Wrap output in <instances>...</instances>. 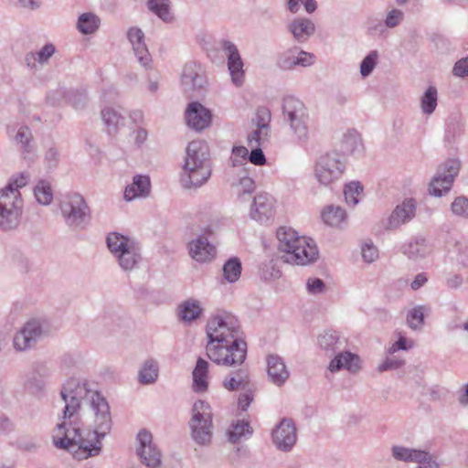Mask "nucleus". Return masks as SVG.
Wrapping results in <instances>:
<instances>
[{
	"instance_id": "nucleus-57",
	"label": "nucleus",
	"mask_w": 468,
	"mask_h": 468,
	"mask_svg": "<svg viewBox=\"0 0 468 468\" xmlns=\"http://www.w3.org/2000/svg\"><path fill=\"white\" fill-rule=\"evenodd\" d=\"M378 53L377 50L370 51L361 61L360 74L362 77L369 76L377 66Z\"/></svg>"
},
{
	"instance_id": "nucleus-54",
	"label": "nucleus",
	"mask_w": 468,
	"mask_h": 468,
	"mask_svg": "<svg viewBox=\"0 0 468 468\" xmlns=\"http://www.w3.org/2000/svg\"><path fill=\"white\" fill-rule=\"evenodd\" d=\"M286 8L292 14H296L302 5L308 14L314 13L317 8L315 0H285Z\"/></svg>"
},
{
	"instance_id": "nucleus-29",
	"label": "nucleus",
	"mask_w": 468,
	"mask_h": 468,
	"mask_svg": "<svg viewBox=\"0 0 468 468\" xmlns=\"http://www.w3.org/2000/svg\"><path fill=\"white\" fill-rule=\"evenodd\" d=\"M202 313L200 302L193 298L183 301L177 307L178 319L186 324L197 320Z\"/></svg>"
},
{
	"instance_id": "nucleus-28",
	"label": "nucleus",
	"mask_w": 468,
	"mask_h": 468,
	"mask_svg": "<svg viewBox=\"0 0 468 468\" xmlns=\"http://www.w3.org/2000/svg\"><path fill=\"white\" fill-rule=\"evenodd\" d=\"M56 51L57 48L54 44L46 43L39 50L27 53L25 56V62L29 69H37V64H47Z\"/></svg>"
},
{
	"instance_id": "nucleus-44",
	"label": "nucleus",
	"mask_w": 468,
	"mask_h": 468,
	"mask_svg": "<svg viewBox=\"0 0 468 468\" xmlns=\"http://www.w3.org/2000/svg\"><path fill=\"white\" fill-rule=\"evenodd\" d=\"M100 23L101 20L95 14L83 13L78 18L77 28L80 33L90 35L99 28Z\"/></svg>"
},
{
	"instance_id": "nucleus-5",
	"label": "nucleus",
	"mask_w": 468,
	"mask_h": 468,
	"mask_svg": "<svg viewBox=\"0 0 468 468\" xmlns=\"http://www.w3.org/2000/svg\"><path fill=\"white\" fill-rule=\"evenodd\" d=\"M191 412L189 428L192 439L199 445H208L213 434V413L210 405L204 400H197Z\"/></svg>"
},
{
	"instance_id": "nucleus-1",
	"label": "nucleus",
	"mask_w": 468,
	"mask_h": 468,
	"mask_svg": "<svg viewBox=\"0 0 468 468\" xmlns=\"http://www.w3.org/2000/svg\"><path fill=\"white\" fill-rule=\"evenodd\" d=\"M60 396L65 407L62 421L53 431L54 445L67 450L78 460L99 455L101 440L112 428L107 399L91 388L87 380L76 378L66 381Z\"/></svg>"
},
{
	"instance_id": "nucleus-13",
	"label": "nucleus",
	"mask_w": 468,
	"mask_h": 468,
	"mask_svg": "<svg viewBox=\"0 0 468 468\" xmlns=\"http://www.w3.org/2000/svg\"><path fill=\"white\" fill-rule=\"evenodd\" d=\"M44 334L41 321L32 319L18 331L13 339L14 347L17 351H26L33 347Z\"/></svg>"
},
{
	"instance_id": "nucleus-27",
	"label": "nucleus",
	"mask_w": 468,
	"mask_h": 468,
	"mask_svg": "<svg viewBox=\"0 0 468 468\" xmlns=\"http://www.w3.org/2000/svg\"><path fill=\"white\" fill-rule=\"evenodd\" d=\"M14 141L24 159H32L35 155L36 145L29 127L20 126Z\"/></svg>"
},
{
	"instance_id": "nucleus-61",
	"label": "nucleus",
	"mask_w": 468,
	"mask_h": 468,
	"mask_svg": "<svg viewBox=\"0 0 468 468\" xmlns=\"http://www.w3.org/2000/svg\"><path fill=\"white\" fill-rule=\"evenodd\" d=\"M250 153L249 154V161L255 165H262L266 163V157L262 152L265 146H249Z\"/></svg>"
},
{
	"instance_id": "nucleus-53",
	"label": "nucleus",
	"mask_w": 468,
	"mask_h": 468,
	"mask_svg": "<svg viewBox=\"0 0 468 468\" xmlns=\"http://www.w3.org/2000/svg\"><path fill=\"white\" fill-rule=\"evenodd\" d=\"M408 325L413 329H420L424 324V307L416 306L410 310L407 314Z\"/></svg>"
},
{
	"instance_id": "nucleus-21",
	"label": "nucleus",
	"mask_w": 468,
	"mask_h": 468,
	"mask_svg": "<svg viewBox=\"0 0 468 468\" xmlns=\"http://www.w3.org/2000/svg\"><path fill=\"white\" fill-rule=\"evenodd\" d=\"M266 363L269 380L275 386L282 387L290 377L283 359L278 355H269Z\"/></svg>"
},
{
	"instance_id": "nucleus-2",
	"label": "nucleus",
	"mask_w": 468,
	"mask_h": 468,
	"mask_svg": "<svg viewBox=\"0 0 468 468\" xmlns=\"http://www.w3.org/2000/svg\"><path fill=\"white\" fill-rule=\"evenodd\" d=\"M208 342L206 351L208 358L217 365L236 367L247 357V343L240 337L238 319L223 312L211 317L207 324Z\"/></svg>"
},
{
	"instance_id": "nucleus-59",
	"label": "nucleus",
	"mask_w": 468,
	"mask_h": 468,
	"mask_svg": "<svg viewBox=\"0 0 468 468\" xmlns=\"http://www.w3.org/2000/svg\"><path fill=\"white\" fill-rule=\"evenodd\" d=\"M270 122H271V112L267 108H260L257 111L256 113V126L267 129L271 132L270 127Z\"/></svg>"
},
{
	"instance_id": "nucleus-50",
	"label": "nucleus",
	"mask_w": 468,
	"mask_h": 468,
	"mask_svg": "<svg viewBox=\"0 0 468 468\" xmlns=\"http://www.w3.org/2000/svg\"><path fill=\"white\" fill-rule=\"evenodd\" d=\"M255 190V182L249 176H243L239 179V183L235 186V192L240 201L247 200Z\"/></svg>"
},
{
	"instance_id": "nucleus-25",
	"label": "nucleus",
	"mask_w": 468,
	"mask_h": 468,
	"mask_svg": "<svg viewBox=\"0 0 468 468\" xmlns=\"http://www.w3.org/2000/svg\"><path fill=\"white\" fill-rule=\"evenodd\" d=\"M343 368L351 373L358 372L361 368L359 356L348 351L341 352L330 361L328 366L331 372H336Z\"/></svg>"
},
{
	"instance_id": "nucleus-49",
	"label": "nucleus",
	"mask_w": 468,
	"mask_h": 468,
	"mask_svg": "<svg viewBox=\"0 0 468 468\" xmlns=\"http://www.w3.org/2000/svg\"><path fill=\"white\" fill-rule=\"evenodd\" d=\"M363 193V186L358 181L346 184L344 188V196L347 205L355 207L358 204Z\"/></svg>"
},
{
	"instance_id": "nucleus-63",
	"label": "nucleus",
	"mask_w": 468,
	"mask_h": 468,
	"mask_svg": "<svg viewBox=\"0 0 468 468\" xmlns=\"http://www.w3.org/2000/svg\"><path fill=\"white\" fill-rule=\"evenodd\" d=\"M405 364V361L402 359H399L396 357H387L380 365L378 367V370L379 372L398 369L401 367Z\"/></svg>"
},
{
	"instance_id": "nucleus-10",
	"label": "nucleus",
	"mask_w": 468,
	"mask_h": 468,
	"mask_svg": "<svg viewBox=\"0 0 468 468\" xmlns=\"http://www.w3.org/2000/svg\"><path fill=\"white\" fill-rule=\"evenodd\" d=\"M17 197L14 192L9 197L0 194V230L8 231L19 226L23 204Z\"/></svg>"
},
{
	"instance_id": "nucleus-30",
	"label": "nucleus",
	"mask_w": 468,
	"mask_h": 468,
	"mask_svg": "<svg viewBox=\"0 0 468 468\" xmlns=\"http://www.w3.org/2000/svg\"><path fill=\"white\" fill-rule=\"evenodd\" d=\"M241 367L233 372H230L223 380V387L229 391H235L245 388L250 382V374L247 367Z\"/></svg>"
},
{
	"instance_id": "nucleus-14",
	"label": "nucleus",
	"mask_w": 468,
	"mask_h": 468,
	"mask_svg": "<svg viewBox=\"0 0 468 468\" xmlns=\"http://www.w3.org/2000/svg\"><path fill=\"white\" fill-rule=\"evenodd\" d=\"M221 48L228 59V69L232 82L239 87L244 81L243 61L237 46L229 40H222Z\"/></svg>"
},
{
	"instance_id": "nucleus-46",
	"label": "nucleus",
	"mask_w": 468,
	"mask_h": 468,
	"mask_svg": "<svg viewBox=\"0 0 468 468\" xmlns=\"http://www.w3.org/2000/svg\"><path fill=\"white\" fill-rule=\"evenodd\" d=\"M29 180V176L27 173H21L17 176L13 177L7 186L0 190V194H3L4 196L9 197L11 196V192L16 193L18 195L19 203L23 204V200L21 197V194L19 192V189L23 186H25Z\"/></svg>"
},
{
	"instance_id": "nucleus-7",
	"label": "nucleus",
	"mask_w": 468,
	"mask_h": 468,
	"mask_svg": "<svg viewBox=\"0 0 468 468\" xmlns=\"http://www.w3.org/2000/svg\"><path fill=\"white\" fill-rule=\"evenodd\" d=\"M282 115L299 141L308 138L309 114L304 103L293 96H287L282 101Z\"/></svg>"
},
{
	"instance_id": "nucleus-3",
	"label": "nucleus",
	"mask_w": 468,
	"mask_h": 468,
	"mask_svg": "<svg viewBox=\"0 0 468 468\" xmlns=\"http://www.w3.org/2000/svg\"><path fill=\"white\" fill-rule=\"evenodd\" d=\"M277 250L283 262L306 266L315 262L319 250L314 239L300 236L291 227L282 226L276 230Z\"/></svg>"
},
{
	"instance_id": "nucleus-18",
	"label": "nucleus",
	"mask_w": 468,
	"mask_h": 468,
	"mask_svg": "<svg viewBox=\"0 0 468 468\" xmlns=\"http://www.w3.org/2000/svg\"><path fill=\"white\" fill-rule=\"evenodd\" d=\"M315 62V56L304 50L297 51V48H290L281 54L278 66L282 69H292L297 66L310 67Z\"/></svg>"
},
{
	"instance_id": "nucleus-60",
	"label": "nucleus",
	"mask_w": 468,
	"mask_h": 468,
	"mask_svg": "<svg viewBox=\"0 0 468 468\" xmlns=\"http://www.w3.org/2000/svg\"><path fill=\"white\" fill-rule=\"evenodd\" d=\"M411 448L403 445H393L390 449L391 456L399 462H409V455Z\"/></svg>"
},
{
	"instance_id": "nucleus-31",
	"label": "nucleus",
	"mask_w": 468,
	"mask_h": 468,
	"mask_svg": "<svg viewBox=\"0 0 468 468\" xmlns=\"http://www.w3.org/2000/svg\"><path fill=\"white\" fill-rule=\"evenodd\" d=\"M404 20V13L398 8H393L388 12L384 22H378L368 27V31L372 34L385 35L387 28H394L399 26Z\"/></svg>"
},
{
	"instance_id": "nucleus-33",
	"label": "nucleus",
	"mask_w": 468,
	"mask_h": 468,
	"mask_svg": "<svg viewBox=\"0 0 468 468\" xmlns=\"http://www.w3.org/2000/svg\"><path fill=\"white\" fill-rule=\"evenodd\" d=\"M193 376V390L197 393H202L208 388V363L199 357L197 360L196 367L192 372Z\"/></svg>"
},
{
	"instance_id": "nucleus-19",
	"label": "nucleus",
	"mask_w": 468,
	"mask_h": 468,
	"mask_svg": "<svg viewBox=\"0 0 468 468\" xmlns=\"http://www.w3.org/2000/svg\"><path fill=\"white\" fill-rule=\"evenodd\" d=\"M127 38L133 47L138 62L146 69L150 68L152 57L145 44V37L143 30L136 27H130L127 31Z\"/></svg>"
},
{
	"instance_id": "nucleus-48",
	"label": "nucleus",
	"mask_w": 468,
	"mask_h": 468,
	"mask_svg": "<svg viewBox=\"0 0 468 468\" xmlns=\"http://www.w3.org/2000/svg\"><path fill=\"white\" fill-rule=\"evenodd\" d=\"M34 196L37 203L49 205L53 200V191L48 181L41 179L34 187Z\"/></svg>"
},
{
	"instance_id": "nucleus-22",
	"label": "nucleus",
	"mask_w": 468,
	"mask_h": 468,
	"mask_svg": "<svg viewBox=\"0 0 468 468\" xmlns=\"http://www.w3.org/2000/svg\"><path fill=\"white\" fill-rule=\"evenodd\" d=\"M189 254L197 262H207L214 259L216 248L205 236H198L188 244Z\"/></svg>"
},
{
	"instance_id": "nucleus-36",
	"label": "nucleus",
	"mask_w": 468,
	"mask_h": 468,
	"mask_svg": "<svg viewBox=\"0 0 468 468\" xmlns=\"http://www.w3.org/2000/svg\"><path fill=\"white\" fill-rule=\"evenodd\" d=\"M322 218L326 225L342 228L347 222V215L339 206H328L322 212Z\"/></svg>"
},
{
	"instance_id": "nucleus-52",
	"label": "nucleus",
	"mask_w": 468,
	"mask_h": 468,
	"mask_svg": "<svg viewBox=\"0 0 468 468\" xmlns=\"http://www.w3.org/2000/svg\"><path fill=\"white\" fill-rule=\"evenodd\" d=\"M271 132L257 127L248 135V146H266L270 142Z\"/></svg>"
},
{
	"instance_id": "nucleus-6",
	"label": "nucleus",
	"mask_w": 468,
	"mask_h": 468,
	"mask_svg": "<svg viewBox=\"0 0 468 468\" xmlns=\"http://www.w3.org/2000/svg\"><path fill=\"white\" fill-rule=\"evenodd\" d=\"M59 209L67 226L70 229H84L90 222V210L84 197L72 193L62 197Z\"/></svg>"
},
{
	"instance_id": "nucleus-15",
	"label": "nucleus",
	"mask_w": 468,
	"mask_h": 468,
	"mask_svg": "<svg viewBox=\"0 0 468 468\" xmlns=\"http://www.w3.org/2000/svg\"><path fill=\"white\" fill-rule=\"evenodd\" d=\"M275 200L267 193H259L253 198L250 217L260 223H267L274 217Z\"/></svg>"
},
{
	"instance_id": "nucleus-47",
	"label": "nucleus",
	"mask_w": 468,
	"mask_h": 468,
	"mask_svg": "<svg viewBox=\"0 0 468 468\" xmlns=\"http://www.w3.org/2000/svg\"><path fill=\"white\" fill-rule=\"evenodd\" d=\"M241 262L239 258L233 257L223 265V277L229 283L236 282L241 274Z\"/></svg>"
},
{
	"instance_id": "nucleus-35",
	"label": "nucleus",
	"mask_w": 468,
	"mask_h": 468,
	"mask_svg": "<svg viewBox=\"0 0 468 468\" xmlns=\"http://www.w3.org/2000/svg\"><path fill=\"white\" fill-rule=\"evenodd\" d=\"M317 344L329 356L335 354L342 345L339 333L333 330L320 334L317 337Z\"/></svg>"
},
{
	"instance_id": "nucleus-41",
	"label": "nucleus",
	"mask_w": 468,
	"mask_h": 468,
	"mask_svg": "<svg viewBox=\"0 0 468 468\" xmlns=\"http://www.w3.org/2000/svg\"><path fill=\"white\" fill-rule=\"evenodd\" d=\"M159 374L158 363L149 358L143 364L138 372V381L143 385L153 384L156 381Z\"/></svg>"
},
{
	"instance_id": "nucleus-37",
	"label": "nucleus",
	"mask_w": 468,
	"mask_h": 468,
	"mask_svg": "<svg viewBox=\"0 0 468 468\" xmlns=\"http://www.w3.org/2000/svg\"><path fill=\"white\" fill-rule=\"evenodd\" d=\"M142 259L141 247L138 244L121 255L116 261L122 271H131L139 266Z\"/></svg>"
},
{
	"instance_id": "nucleus-51",
	"label": "nucleus",
	"mask_w": 468,
	"mask_h": 468,
	"mask_svg": "<svg viewBox=\"0 0 468 468\" xmlns=\"http://www.w3.org/2000/svg\"><path fill=\"white\" fill-rule=\"evenodd\" d=\"M437 106V90L431 86L421 97V110L425 114H431Z\"/></svg>"
},
{
	"instance_id": "nucleus-45",
	"label": "nucleus",
	"mask_w": 468,
	"mask_h": 468,
	"mask_svg": "<svg viewBox=\"0 0 468 468\" xmlns=\"http://www.w3.org/2000/svg\"><path fill=\"white\" fill-rule=\"evenodd\" d=\"M147 7L165 23H169L174 19L169 0H149Z\"/></svg>"
},
{
	"instance_id": "nucleus-4",
	"label": "nucleus",
	"mask_w": 468,
	"mask_h": 468,
	"mask_svg": "<svg viewBox=\"0 0 468 468\" xmlns=\"http://www.w3.org/2000/svg\"><path fill=\"white\" fill-rule=\"evenodd\" d=\"M212 167L208 146L204 141H192L186 148V156L181 175L185 188L199 187L211 176Z\"/></svg>"
},
{
	"instance_id": "nucleus-24",
	"label": "nucleus",
	"mask_w": 468,
	"mask_h": 468,
	"mask_svg": "<svg viewBox=\"0 0 468 468\" xmlns=\"http://www.w3.org/2000/svg\"><path fill=\"white\" fill-rule=\"evenodd\" d=\"M151 191V181L148 176L136 175L133 182L128 185L123 193L126 201H132L135 198L146 197Z\"/></svg>"
},
{
	"instance_id": "nucleus-64",
	"label": "nucleus",
	"mask_w": 468,
	"mask_h": 468,
	"mask_svg": "<svg viewBox=\"0 0 468 468\" xmlns=\"http://www.w3.org/2000/svg\"><path fill=\"white\" fill-rule=\"evenodd\" d=\"M452 73L454 76L461 78L468 76V57L463 58L455 62Z\"/></svg>"
},
{
	"instance_id": "nucleus-39",
	"label": "nucleus",
	"mask_w": 468,
	"mask_h": 468,
	"mask_svg": "<svg viewBox=\"0 0 468 468\" xmlns=\"http://www.w3.org/2000/svg\"><path fill=\"white\" fill-rule=\"evenodd\" d=\"M228 434L229 441L237 444L242 440L250 438L253 429L248 421L238 420L230 426Z\"/></svg>"
},
{
	"instance_id": "nucleus-55",
	"label": "nucleus",
	"mask_w": 468,
	"mask_h": 468,
	"mask_svg": "<svg viewBox=\"0 0 468 468\" xmlns=\"http://www.w3.org/2000/svg\"><path fill=\"white\" fill-rule=\"evenodd\" d=\"M260 275L265 282H271L281 278L282 271L272 261H269L261 265Z\"/></svg>"
},
{
	"instance_id": "nucleus-56",
	"label": "nucleus",
	"mask_w": 468,
	"mask_h": 468,
	"mask_svg": "<svg viewBox=\"0 0 468 468\" xmlns=\"http://www.w3.org/2000/svg\"><path fill=\"white\" fill-rule=\"evenodd\" d=\"M451 211L458 218L468 219V197L465 196L456 197L451 204Z\"/></svg>"
},
{
	"instance_id": "nucleus-20",
	"label": "nucleus",
	"mask_w": 468,
	"mask_h": 468,
	"mask_svg": "<svg viewBox=\"0 0 468 468\" xmlns=\"http://www.w3.org/2000/svg\"><path fill=\"white\" fill-rule=\"evenodd\" d=\"M287 30L296 42L303 44L314 35L316 27L310 18L297 16L287 24Z\"/></svg>"
},
{
	"instance_id": "nucleus-40",
	"label": "nucleus",
	"mask_w": 468,
	"mask_h": 468,
	"mask_svg": "<svg viewBox=\"0 0 468 468\" xmlns=\"http://www.w3.org/2000/svg\"><path fill=\"white\" fill-rule=\"evenodd\" d=\"M48 376V370L44 366H41L32 372L25 386L32 393H39L45 388L46 379Z\"/></svg>"
},
{
	"instance_id": "nucleus-11",
	"label": "nucleus",
	"mask_w": 468,
	"mask_h": 468,
	"mask_svg": "<svg viewBox=\"0 0 468 468\" xmlns=\"http://www.w3.org/2000/svg\"><path fill=\"white\" fill-rule=\"evenodd\" d=\"M136 454L141 463L147 468H158L162 463V453L153 442V436L145 429L141 430L136 436Z\"/></svg>"
},
{
	"instance_id": "nucleus-62",
	"label": "nucleus",
	"mask_w": 468,
	"mask_h": 468,
	"mask_svg": "<svg viewBox=\"0 0 468 468\" xmlns=\"http://www.w3.org/2000/svg\"><path fill=\"white\" fill-rule=\"evenodd\" d=\"M306 288L310 294H320L325 291V284L319 278H309L306 282Z\"/></svg>"
},
{
	"instance_id": "nucleus-42",
	"label": "nucleus",
	"mask_w": 468,
	"mask_h": 468,
	"mask_svg": "<svg viewBox=\"0 0 468 468\" xmlns=\"http://www.w3.org/2000/svg\"><path fill=\"white\" fill-rule=\"evenodd\" d=\"M342 149L345 153L359 154L363 152V144L360 134L354 129L348 130L342 140Z\"/></svg>"
},
{
	"instance_id": "nucleus-34",
	"label": "nucleus",
	"mask_w": 468,
	"mask_h": 468,
	"mask_svg": "<svg viewBox=\"0 0 468 468\" xmlns=\"http://www.w3.org/2000/svg\"><path fill=\"white\" fill-rule=\"evenodd\" d=\"M431 246L422 237H416L402 247L403 253L410 259L424 258L431 252Z\"/></svg>"
},
{
	"instance_id": "nucleus-26",
	"label": "nucleus",
	"mask_w": 468,
	"mask_h": 468,
	"mask_svg": "<svg viewBox=\"0 0 468 468\" xmlns=\"http://www.w3.org/2000/svg\"><path fill=\"white\" fill-rule=\"evenodd\" d=\"M106 243L109 250L115 260H117L121 255H123V253L125 254L127 250L139 244L133 239L117 232L110 233L107 236Z\"/></svg>"
},
{
	"instance_id": "nucleus-58",
	"label": "nucleus",
	"mask_w": 468,
	"mask_h": 468,
	"mask_svg": "<svg viewBox=\"0 0 468 468\" xmlns=\"http://www.w3.org/2000/svg\"><path fill=\"white\" fill-rule=\"evenodd\" d=\"M361 254L364 261L372 263L378 258V250L371 241H366L361 247Z\"/></svg>"
},
{
	"instance_id": "nucleus-32",
	"label": "nucleus",
	"mask_w": 468,
	"mask_h": 468,
	"mask_svg": "<svg viewBox=\"0 0 468 468\" xmlns=\"http://www.w3.org/2000/svg\"><path fill=\"white\" fill-rule=\"evenodd\" d=\"M62 96H65L67 101L76 110H82L87 104V93L80 90L65 91L63 90H57L48 95V101L55 104V98Z\"/></svg>"
},
{
	"instance_id": "nucleus-8",
	"label": "nucleus",
	"mask_w": 468,
	"mask_h": 468,
	"mask_svg": "<svg viewBox=\"0 0 468 468\" xmlns=\"http://www.w3.org/2000/svg\"><path fill=\"white\" fill-rule=\"evenodd\" d=\"M346 170V163L338 153H328L319 157L314 168L317 181L329 186L339 180Z\"/></svg>"
},
{
	"instance_id": "nucleus-38",
	"label": "nucleus",
	"mask_w": 468,
	"mask_h": 468,
	"mask_svg": "<svg viewBox=\"0 0 468 468\" xmlns=\"http://www.w3.org/2000/svg\"><path fill=\"white\" fill-rule=\"evenodd\" d=\"M420 465H425V468H439L437 456L427 450L411 448L409 455V462Z\"/></svg>"
},
{
	"instance_id": "nucleus-17",
	"label": "nucleus",
	"mask_w": 468,
	"mask_h": 468,
	"mask_svg": "<svg viewBox=\"0 0 468 468\" xmlns=\"http://www.w3.org/2000/svg\"><path fill=\"white\" fill-rule=\"evenodd\" d=\"M211 112L197 101L188 104L186 110V121L187 125L197 131H203L211 123Z\"/></svg>"
},
{
	"instance_id": "nucleus-23",
	"label": "nucleus",
	"mask_w": 468,
	"mask_h": 468,
	"mask_svg": "<svg viewBox=\"0 0 468 468\" xmlns=\"http://www.w3.org/2000/svg\"><path fill=\"white\" fill-rule=\"evenodd\" d=\"M205 82L199 64L190 62L185 65L181 76V83L186 91L201 89Z\"/></svg>"
},
{
	"instance_id": "nucleus-43",
	"label": "nucleus",
	"mask_w": 468,
	"mask_h": 468,
	"mask_svg": "<svg viewBox=\"0 0 468 468\" xmlns=\"http://www.w3.org/2000/svg\"><path fill=\"white\" fill-rule=\"evenodd\" d=\"M101 118L107 127L109 134L115 133L118 128L123 125V117L113 108L105 107L102 109Z\"/></svg>"
},
{
	"instance_id": "nucleus-16",
	"label": "nucleus",
	"mask_w": 468,
	"mask_h": 468,
	"mask_svg": "<svg viewBox=\"0 0 468 468\" xmlns=\"http://www.w3.org/2000/svg\"><path fill=\"white\" fill-rule=\"evenodd\" d=\"M416 210V199L412 197L405 198L400 204L396 206L390 214L388 221V228L394 229L407 224L415 218Z\"/></svg>"
},
{
	"instance_id": "nucleus-12",
	"label": "nucleus",
	"mask_w": 468,
	"mask_h": 468,
	"mask_svg": "<svg viewBox=\"0 0 468 468\" xmlns=\"http://www.w3.org/2000/svg\"><path fill=\"white\" fill-rule=\"evenodd\" d=\"M273 445L281 452H291L297 441L295 422L290 418H283L271 431Z\"/></svg>"
},
{
	"instance_id": "nucleus-9",
	"label": "nucleus",
	"mask_w": 468,
	"mask_h": 468,
	"mask_svg": "<svg viewBox=\"0 0 468 468\" xmlns=\"http://www.w3.org/2000/svg\"><path fill=\"white\" fill-rule=\"evenodd\" d=\"M461 168V162L458 159L451 158L441 164L435 176L430 183L429 191L434 197L446 195L453 185L455 177Z\"/></svg>"
}]
</instances>
